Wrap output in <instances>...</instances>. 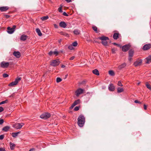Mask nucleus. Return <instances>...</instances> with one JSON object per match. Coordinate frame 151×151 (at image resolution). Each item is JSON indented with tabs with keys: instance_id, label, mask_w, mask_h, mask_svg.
Returning a JSON list of instances; mask_svg holds the SVG:
<instances>
[{
	"instance_id": "20",
	"label": "nucleus",
	"mask_w": 151,
	"mask_h": 151,
	"mask_svg": "<svg viewBox=\"0 0 151 151\" xmlns=\"http://www.w3.org/2000/svg\"><path fill=\"white\" fill-rule=\"evenodd\" d=\"M93 73L97 76H98L99 75V73L98 70L97 69H95L93 70Z\"/></svg>"
},
{
	"instance_id": "23",
	"label": "nucleus",
	"mask_w": 151,
	"mask_h": 151,
	"mask_svg": "<svg viewBox=\"0 0 151 151\" xmlns=\"http://www.w3.org/2000/svg\"><path fill=\"white\" fill-rule=\"evenodd\" d=\"M36 32L37 33L38 35L41 36L42 35V33L41 32L39 28H37L36 29Z\"/></svg>"
},
{
	"instance_id": "18",
	"label": "nucleus",
	"mask_w": 151,
	"mask_h": 151,
	"mask_svg": "<svg viewBox=\"0 0 151 151\" xmlns=\"http://www.w3.org/2000/svg\"><path fill=\"white\" fill-rule=\"evenodd\" d=\"M146 63L149 64L151 62V56H149L145 59Z\"/></svg>"
},
{
	"instance_id": "2",
	"label": "nucleus",
	"mask_w": 151,
	"mask_h": 151,
	"mask_svg": "<svg viewBox=\"0 0 151 151\" xmlns=\"http://www.w3.org/2000/svg\"><path fill=\"white\" fill-rule=\"evenodd\" d=\"M21 80V78H17L14 81H13L10 83H9V84L8 86H9L11 87L17 84L19 81H20Z\"/></svg>"
},
{
	"instance_id": "50",
	"label": "nucleus",
	"mask_w": 151,
	"mask_h": 151,
	"mask_svg": "<svg viewBox=\"0 0 151 151\" xmlns=\"http://www.w3.org/2000/svg\"><path fill=\"white\" fill-rule=\"evenodd\" d=\"M113 44L114 45H117V46L118 47H120L121 46V45H120V44H117V43H113Z\"/></svg>"
},
{
	"instance_id": "56",
	"label": "nucleus",
	"mask_w": 151,
	"mask_h": 151,
	"mask_svg": "<svg viewBox=\"0 0 151 151\" xmlns=\"http://www.w3.org/2000/svg\"><path fill=\"white\" fill-rule=\"evenodd\" d=\"M144 109L145 110H146L147 109V106L145 104H144Z\"/></svg>"
},
{
	"instance_id": "24",
	"label": "nucleus",
	"mask_w": 151,
	"mask_h": 151,
	"mask_svg": "<svg viewBox=\"0 0 151 151\" xmlns=\"http://www.w3.org/2000/svg\"><path fill=\"white\" fill-rule=\"evenodd\" d=\"M20 133V132H13L12 133V136L14 137H16L18 134Z\"/></svg>"
},
{
	"instance_id": "43",
	"label": "nucleus",
	"mask_w": 151,
	"mask_h": 151,
	"mask_svg": "<svg viewBox=\"0 0 151 151\" xmlns=\"http://www.w3.org/2000/svg\"><path fill=\"white\" fill-rule=\"evenodd\" d=\"M117 85L119 86H123L121 82L120 81H118Z\"/></svg>"
},
{
	"instance_id": "17",
	"label": "nucleus",
	"mask_w": 151,
	"mask_h": 151,
	"mask_svg": "<svg viewBox=\"0 0 151 151\" xmlns=\"http://www.w3.org/2000/svg\"><path fill=\"white\" fill-rule=\"evenodd\" d=\"M13 55L17 58H19L20 56V53L18 51H15L13 52Z\"/></svg>"
},
{
	"instance_id": "60",
	"label": "nucleus",
	"mask_w": 151,
	"mask_h": 151,
	"mask_svg": "<svg viewBox=\"0 0 151 151\" xmlns=\"http://www.w3.org/2000/svg\"><path fill=\"white\" fill-rule=\"evenodd\" d=\"M112 51L113 53H114V52H115L114 50V49H112Z\"/></svg>"
},
{
	"instance_id": "28",
	"label": "nucleus",
	"mask_w": 151,
	"mask_h": 151,
	"mask_svg": "<svg viewBox=\"0 0 151 151\" xmlns=\"http://www.w3.org/2000/svg\"><path fill=\"white\" fill-rule=\"evenodd\" d=\"M60 33L61 35H63V36H66L67 37H68L69 36V35L68 33L65 32H60Z\"/></svg>"
},
{
	"instance_id": "12",
	"label": "nucleus",
	"mask_w": 151,
	"mask_h": 151,
	"mask_svg": "<svg viewBox=\"0 0 151 151\" xmlns=\"http://www.w3.org/2000/svg\"><path fill=\"white\" fill-rule=\"evenodd\" d=\"M59 26L62 28H65L67 26V25L64 22L62 21L60 22Z\"/></svg>"
},
{
	"instance_id": "54",
	"label": "nucleus",
	"mask_w": 151,
	"mask_h": 151,
	"mask_svg": "<svg viewBox=\"0 0 151 151\" xmlns=\"http://www.w3.org/2000/svg\"><path fill=\"white\" fill-rule=\"evenodd\" d=\"M132 57H130V56H129V58H128V60H129V61H131L132 60Z\"/></svg>"
},
{
	"instance_id": "7",
	"label": "nucleus",
	"mask_w": 151,
	"mask_h": 151,
	"mask_svg": "<svg viewBox=\"0 0 151 151\" xmlns=\"http://www.w3.org/2000/svg\"><path fill=\"white\" fill-rule=\"evenodd\" d=\"M51 116L50 114L48 113H45L40 116V117L42 119H47Z\"/></svg>"
},
{
	"instance_id": "5",
	"label": "nucleus",
	"mask_w": 151,
	"mask_h": 151,
	"mask_svg": "<svg viewBox=\"0 0 151 151\" xmlns=\"http://www.w3.org/2000/svg\"><path fill=\"white\" fill-rule=\"evenodd\" d=\"M16 27V26L15 25L13 26L12 27H8L7 28V32L9 34H12L14 32Z\"/></svg>"
},
{
	"instance_id": "8",
	"label": "nucleus",
	"mask_w": 151,
	"mask_h": 151,
	"mask_svg": "<svg viewBox=\"0 0 151 151\" xmlns=\"http://www.w3.org/2000/svg\"><path fill=\"white\" fill-rule=\"evenodd\" d=\"M9 63L3 61L1 63V67L4 68H7L9 65Z\"/></svg>"
},
{
	"instance_id": "55",
	"label": "nucleus",
	"mask_w": 151,
	"mask_h": 151,
	"mask_svg": "<svg viewBox=\"0 0 151 151\" xmlns=\"http://www.w3.org/2000/svg\"><path fill=\"white\" fill-rule=\"evenodd\" d=\"M54 27L55 28H58V26L57 24H54Z\"/></svg>"
},
{
	"instance_id": "61",
	"label": "nucleus",
	"mask_w": 151,
	"mask_h": 151,
	"mask_svg": "<svg viewBox=\"0 0 151 151\" xmlns=\"http://www.w3.org/2000/svg\"><path fill=\"white\" fill-rule=\"evenodd\" d=\"M68 76V75L67 74L66 75H65V78H66L67 77V76Z\"/></svg>"
},
{
	"instance_id": "9",
	"label": "nucleus",
	"mask_w": 151,
	"mask_h": 151,
	"mask_svg": "<svg viewBox=\"0 0 151 151\" xmlns=\"http://www.w3.org/2000/svg\"><path fill=\"white\" fill-rule=\"evenodd\" d=\"M130 45H126L122 47V50L123 52H126L128 51L130 47Z\"/></svg>"
},
{
	"instance_id": "63",
	"label": "nucleus",
	"mask_w": 151,
	"mask_h": 151,
	"mask_svg": "<svg viewBox=\"0 0 151 151\" xmlns=\"http://www.w3.org/2000/svg\"><path fill=\"white\" fill-rule=\"evenodd\" d=\"M140 82H139L137 83V85H139V84L140 83Z\"/></svg>"
},
{
	"instance_id": "6",
	"label": "nucleus",
	"mask_w": 151,
	"mask_h": 151,
	"mask_svg": "<svg viewBox=\"0 0 151 151\" xmlns=\"http://www.w3.org/2000/svg\"><path fill=\"white\" fill-rule=\"evenodd\" d=\"M142 59H137L134 63V65L135 67L140 66L142 63Z\"/></svg>"
},
{
	"instance_id": "15",
	"label": "nucleus",
	"mask_w": 151,
	"mask_h": 151,
	"mask_svg": "<svg viewBox=\"0 0 151 151\" xmlns=\"http://www.w3.org/2000/svg\"><path fill=\"white\" fill-rule=\"evenodd\" d=\"M108 88L110 91H114V90L115 87L113 84H111L109 85Z\"/></svg>"
},
{
	"instance_id": "53",
	"label": "nucleus",
	"mask_w": 151,
	"mask_h": 151,
	"mask_svg": "<svg viewBox=\"0 0 151 151\" xmlns=\"http://www.w3.org/2000/svg\"><path fill=\"white\" fill-rule=\"evenodd\" d=\"M74 58H75V56H73L71 57L70 58V60H73L74 59Z\"/></svg>"
},
{
	"instance_id": "38",
	"label": "nucleus",
	"mask_w": 151,
	"mask_h": 151,
	"mask_svg": "<svg viewBox=\"0 0 151 151\" xmlns=\"http://www.w3.org/2000/svg\"><path fill=\"white\" fill-rule=\"evenodd\" d=\"M62 81V79L60 78H57L56 79V82L57 83H59Z\"/></svg>"
},
{
	"instance_id": "62",
	"label": "nucleus",
	"mask_w": 151,
	"mask_h": 151,
	"mask_svg": "<svg viewBox=\"0 0 151 151\" xmlns=\"http://www.w3.org/2000/svg\"><path fill=\"white\" fill-rule=\"evenodd\" d=\"M6 17L7 18H9V15H6Z\"/></svg>"
},
{
	"instance_id": "39",
	"label": "nucleus",
	"mask_w": 151,
	"mask_h": 151,
	"mask_svg": "<svg viewBox=\"0 0 151 151\" xmlns=\"http://www.w3.org/2000/svg\"><path fill=\"white\" fill-rule=\"evenodd\" d=\"M68 48L70 50H73V49L74 48L73 47V46L71 45H70L68 47Z\"/></svg>"
},
{
	"instance_id": "46",
	"label": "nucleus",
	"mask_w": 151,
	"mask_h": 151,
	"mask_svg": "<svg viewBox=\"0 0 151 151\" xmlns=\"http://www.w3.org/2000/svg\"><path fill=\"white\" fill-rule=\"evenodd\" d=\"M4 138V136L3 135H0V139L2 140Z\"/></svg>"
},
{
	"instance_id": "41",
	"label": "nucleus",
	"mask_w": 151,
	"mask_h": 151,
	"mask_svg": "<svg viewBox=\"0 0 151 151\" xmlns=\"http://www.w3.org/2000/svg\"><path fill=\"white\" fill-rule=\"evenodd\" d=\"M79 106H76L74 108V110L75 111H77L79 109Z\"/></svg>"
},
{
	"instance_id": "16",
	"label": "nucleus",
	"mask_w": 151,
	"mask_h": 151,
	"mask_svg": "<svg viewBox=\"0 0 151 151\" xmlns=\"http://www.w3.org/2000/svg\"><path fill=\"white\" fill-rule=\"evenodd\" d=\"M9 7L7 6L0 7V10L1 12H5L8 10Z\"/></svg>"
},
{
	"instance_id": "34",
	"label": "nucleus",
	"mask_w": 151,
	"mask_h": 151,
	"mask_svg": "<svg viewBox=\"0 0 151 151\" xmlns=\"http://www.w3.org/2000/svg\"><path fill=\"white\" fill-rule=\"evenodd\" d=\"M74 34L76 35H78L80 33L78 29H75L73 32Z\"/></svg>"
},
{
	"instance_id": "51",
	"label": "nucleus",
	"mask_w": 151,
	"mask_h": 151,
	"mask_svg": "<svg viewBox=\"0 0 151 151\" xmlns=\"http://www.w3.org/2000/svg\"><path fill=\"white\" fill-rule=\"evenodd\" d=\"M3 110L4 108L1 107H0V112L2 111H3Z\"/></svg>"
},
{
	"instance_id": "59",
	"label": "nucleus",
	"mask_w": 151,
	"mask_h": 151,
	"mask_svg": "<svg viewBox=\"0 0 151 151\" xmlns=\"http://www.w3.org/2000/svg\"><path fill=\"white\" fill-rule=\"evenodd\" d=\"M35 150V149L34 148H32L31 149H30L29 151H33V150Z\"/></svg>"
},
{
	"instance_id": "19",
	"label": "nucleus",
	"mask_w": 151,
	"mask_h": 151,
	"mask_svg": "<svg viewBox=\"0 0 151 151\" xmlns=\"http://www.w3.org/2000/svg\"><path fill=\"white\" fill-rule=\"evenodd\" d=\"M126 65V64L125 63H124L121 65H119L118 67V68L119 70H121L124 68Z\"/></svg>"
},
{
	"instance_id": "11",
	"label": "nucleus",
	"mask_w": 151,
	"mask_h": 151,
	"mask_svg": "<svg viewBox=\"0 0 151 151\" xmlns=\"http://www.w3.org/2000/svg\"><path fill=\"white\" fill-rule=\"evenodd\" d=\"M80 102V100L79 99H78L76 100L72 104L70 108V109H73L74 107L76 105L79 104Z\"/></svg>"
},
{
	"instance_id": "47",
	"label": "nucleus",
	"mask_w": 151,
	"mask_h": 151,
	"mask_svg": "<svg viewBox=\"0 0 151 151\" xmlns=\"http://www.w3.org/2000/svg\"><path fill=\"white\" fill-rule=\"evenodd\" d=\"M0 151H6V150L4 148L0 147Z\"/></svg>"
},
{
	"instance_id": "30",
	"label": "nucleus",
	"mask_w": 151,
	"mask_h": 151,
	"mask_svg": "<svg viewBox=\"0 0 151 151\" xmlns=\"http://www.w3.org/2000/svg\"><path fill=\"white\" fill-rule=\"evenodd\" d=\"M48 18L49 17L48 16H46L41 18V19L42 21H45L47 19H48Z\"/></svg>"
},
{
	"instance_id": "57",
	"label": "nucleus",
	"mask_w": 151,
	"mask_h": 151,
	"mask_svg": "<svg viewBox=\"0 0 151 151\" xmlns=\"http://www.w3.org/2000/svg\"><path fill=\"white\" fill-rule=\"evenodd\" d=\"M67 2L69 3L71 2V0H65Z\"/></svg>"
},
{
	"instance_id": "37",
	"label": "nucleus",
	"mask_w": 151,
	"mask_h": 151,
	"mask_svg": "<svg viewBox=\"0 0 151 151\" xmlns=\"http://www.w3.org/2000/svg\"><path fill=\"white\" fill-rule=\"evenodd\" d=\"M7 101H8L7 100H6L5 101H2L1 102H0V105L2 104H5V103H7Z\"/></svg>"
},
{
	"instance_id": "29",
	"label": "nucleus",
	"mask_w": 151,
	"mask_h": 151,
	"mask_svg": "<svg viewBox=\"0 0 151 151\" xmlns=\"http://www.w3.org/2000/svg\"><path fill=\"white\" fill-rule=\"evenodd\" d=\"M10 147L11 150H13L14 149V147L15 146V145L14 144H13L11 142L10 143Z\"/></svg>"
},
{
	"instance_id": "48",
	"label": "nucleus",
	"mask_w": 151,
	"mask_h": 151,
	"mask_svg": "<svg viewBox=\"0 0 151 151\" xmlns=\"http://www.w3.org/2000/svg\"><path fill=\"white\" fill-rule=\"evenodd\" d=\"M63 14L65 16H68V14L65 12H63Z\"/></svg>"
},
{
	"instance_id": "4",
	"label": "nucleus",
	"mask_w": 151,
	"mask_h": 151,
	"mask_svg": "<svg viewBox=\"0 0 151 151\" xmlns=\"http://www.w3.org/2000/svg\"><path fill=\"white\" fill-rule=\"evenodd\" d=\"M60 63V62L58 59L54 60H52L50 63V65L53 66H56L58 65Z\"/></svg>"
},
{
	"instance_id": "3",
	"label": "nucleus",
	"mask_w": 151,
	"mask_h": 151,
	"mask_svg": "<svg viewBox=\"0 0 151 151\" xmlns=\"http://www.w3.org/2000/svg\"><path fill=\"white\" fill-rule=\"evenodd\" d=\"M24 125V123H15L13 124V127L17 129H21Z\"/></svg>"
},
{
	"instance_id": "25",
	"label": "nucleus",
	"mask_w": 151,
	"mask_h": 151,
	"mask_svg": "<svg viewBox=\"0 0 151 151\" xmlns=\"http://www.w3.org/2000/svg\"><path fill=\"white\" fill-rule=\"evenodd\" d=\"M134 53V51L133 50H131L129 51V56L130 57H132Z\"/></svg>"
},
{
	"instance_id": "33",
	"label": "nucleus",
	"mask_w": 151,
	"mask_h": 151,
	"mask_svg": "<svg viewBox=\"0 0 151 151\" xmlns=\"http://www.w3.org/2000/svg\"><path fill=\"white\" fill-rule=\"evenodd\" d=\"M101 43L104 46H107V42L106 40L102 41Z\"/></svg>"
},
{
	"instance_id": "26",
	"label": "nucleus",
	"mask_w": 151,
	"mask_h": 151,
	"mask_svg": "<svg viewBox=\"0 0 151 151\" xmlns=\"http://www.w3.org/2000/svg\"><path fill=\"white\" fill-rule=\"evenodd\" d=\"M10 127L9 126H6L4 127L2 129V130L5 132L7 131L10 129Z\"/></svg>"
},
{
	"instance_id": "27",
	"label": "nucleus",
	"mask_w": 151,
	"mask_h": 151,
	"mask_svg": "<svg viewBox=\"0 0 151 151\" xmlns=\"http://www.w3.org/2000/svg\"><path fill=\"white\" fill-rule=\"evenodd\" d=\"M109 74L111 76H114L115 75V73L112 70H110L109 71Z\"/></svg>"
},
{
	"instance_id": "21",
	"label": "nucleus",
	"mask_w": 151,
	"mask_h": 151,
	"mask_svg": "<svg viewBox=\"0 0 151 151\" xmlns=\"http://www.w3.org/2000/svg\"><path fill=\"white\" fill-rule=\"evenodd\" d=\"M119 34L118 33H114L113 35V38L114 40H117L119 37Z\"/></svg>"
},
{
	"instance_id": "14",
	"label": "nucleus",
	"mask_w": 151,
	"mask_h": 151,
	"mask_svg": "<svg viewBox=\"0 0 151 151\" xmlns=\"http://www.w3.org/2000/svg\"><path fill=\"white\" fill-rule=\"evenodd\" d=\"M98 39H100L102 41L106 40H109V38L108 37L104 36H102L101 37H99Z\"/></svg>"
},
{
	"instance_id": "42",
	"label": "nucleus",
	"mask_w": 151,
	"mask_h": 151,
	"mask_svg": "<svg viewBox=\"0 0 151 151\" xmlns=\"http://www.w3.org/2000/svg\"><path fill=\"white\" fill-rule=\"evenodd\" d=\"M9 75L6 73H4L3 74V76L4 78H6Z\"/></svg>"
},
{
	"instance_id": "45",
	"label": "nucleus",
	"mask_w": 151,
	"mask_h": 151,
	"mask_svg": "<svg viewBox=\"0 0 151 151\" xmlns=\"http://www.w3.org/2000/svg\"><path fill=\"white\" fill-rule=\"evenodd\" d=\"M49 55L50 56H51L53 54V52L52 51H50L48 53Z\"/></svg>"
},
{
	"instance_id": "58",
	"label": "nucleus",
	"mask_w": 151,
	"mask_h": 151,
	"mask_svg": "<svg viewBox=\"0 0 151 151\" xmlns=\"http://www.w3.org/2000/svg\"><path fill=\"white\" fill-rule=\"evenodd\" d=\"M65 67V66L63 65H62L61 66V67L62 68H64Z\"/></svg>"
},
{
	"instance_id": "36",
	"label": "nucleus",
	"mask_w": 151,
	"mask_h": 151,
	"mask_svg": "<svg viewBox=\"0 0 151 151\" xmlns=\"http://www.w3.org/2000/svg\"><path fill=\"white\" fill-rule=\"evenodd\" d=\"M73 46L74 47L78 45V43L76 41H75L72 43L71 45Z\"/></svg>"
},
{
	"instance_id": "44",
	"label": "nucleus",
	"mask_w": 151,
	"mask_h": 151,
	"mask_svg": "<svg viewBox=\"0 0 151 151\" xmlns=\"http://www.w3.org/2000/svg\"><path fill=\"white\" fill-rule=\"evenodd\" d=\"M53 54L56 55H57L58 53V52L56 50H55L53 52Z\"/></svg>"
},
{
	"instance_id": "10",
	"label": "nucleus",
	"mask_w": 151,
	"mask_h": 151,
	"mask_svg": "<svg viewBox=\"0 0 151 151\" xmlns=\"http://www.w3.org/2000/svg\"><path fill=\"white\" fill-rule=\"evenodd\" d=\"M83 91V90L81 88H79L75 92V94L77 96H78L80 94H82Z\"/></svg>"
},
{
	"instance_id": "32",
	"label": "nucleus",
	"mask_w": 151,
	"mask_h": 151,
	"mask_svg": "<svg viewBox=\"0 0 151 151\" xmlns=\"http://www.w3.org/2000/svg\"><path fill=\"white\" fill-rule=\"evenodd\" d=\"M92 29L93 30L96 32L98 33V31H97V28L95 26H93Z\"/></svg>"
},
{
	"instance_id": "35",
	"label": "nucleus",
	"mask_w": 151,
	"mask_h": 151,
	"mask_svg": "<svg viewBox=\"0 0 151 151\" xmlns=\"http://www.w3.org/2000/svg\"><path fill=\"white\" fill-rule=\"evenodd\" d=\"M146 85L147 87L149 89L151 90V86L149 84L147 83L146 84Z\"/></svg>"
},
{
	"instance_id": "31",
	"label": "nucleus",
	"mask_w": 151,
	"mask_h": 151,
	"mask_svg": "<svg viewBox=\"0 0 151 151\" xmlns=\"http://www.w3.org/2000/svg\"><path fill=\"white\" fill-rule=\"evenodd\" d=\"M124 89L123 88H117V92L118 93H120L123 92Z\"/></svg>"
},
{
	"instance_id": "52",
	"label": "nucleus",
	"mask_w": 151,
	"mask_h": 151,
	"mask_svg": "<svg viewBox=\"0 0 151 151\" xmlns=\"http://www.w3.org/2000/svg\"><path fill=\"white\" fill-rule=\"evenodd\" d=\"M134 102L136 103H139V104H141V103L139 101H138L137 100H136L134 101Z\"/></svg>"
},
{
	"instance_id": "13",
	"label": "nucleus",
	"mask_w": 151,
	"mask_h": 151,
	"mask_svg": "<svg viewBox=\"0 0 151 151\" xmlns=\"http://www.w3.org/2000/svg\"><path fill=\"white\" fill-rule=\"evenodd\" d=\"M151 45L150 44H146L144 45L143 49L144 50H147L151 47Z\"/></svg>"
},
{
	"instance_id": "1",
	"label": "nucleus",
	"mask_w": 151,
	"mask_h": 151,
	"mask_svg": "<svg viewBox=\"0 0 151 151\" xmlns=\"http://www.w3.org/2000/svg\"><path fill=\"white\" fill-rule=\"evenodd\" d=\"M85 117L82 114L79 115L78 119V124L80 127H82L84 124Z\"/></svg>"
},
{
	"instance_id": "40",
	"label": "nucleus",
	"mask_w": 151,
	"mask_h": 151,
	"mask_svg": "<svg viewBox=\"0 0 151 151\" xmlns=\"http://www.w3.org/2000/svg\"><path fill=\"white\" fill-rule=\"evenodd\" d=\"M58 10L59 12L60 13H62L63 12V11L62 9V6H61V7H60L58 9Z\"/></svg>"
},
{
	"instance_id": "49",
	"label": "nucleus",
	"mask_w": 151,
	"mask_h": 151,
	"mask_svg": "<svg viewBox=\"0 0 151 151\" xmlns=\"http://www.w3.org/2000/svg\"><path fill=\"white\" fill-rule=\"evenodd\" d=\"M4 122V120L2 119L0 120V124H2Z\"/></svg>"
},
{
	"instance_id": "22",
	"label": "nucleus",
	"mask_w": 151,
	"mask_h": 151,
	"mask_svg": "<svg viewBox=\"0 0 151 151\" xmlns=\"http://www.w3.org/2000/svg\"><path fill=\"white\" fill-rule=\"evenodd\" d=\"M27 36L26 35H23L20 37V39L21 40L24 41L26 40L27 38Z\"/></svg>"
}]
</instances>
